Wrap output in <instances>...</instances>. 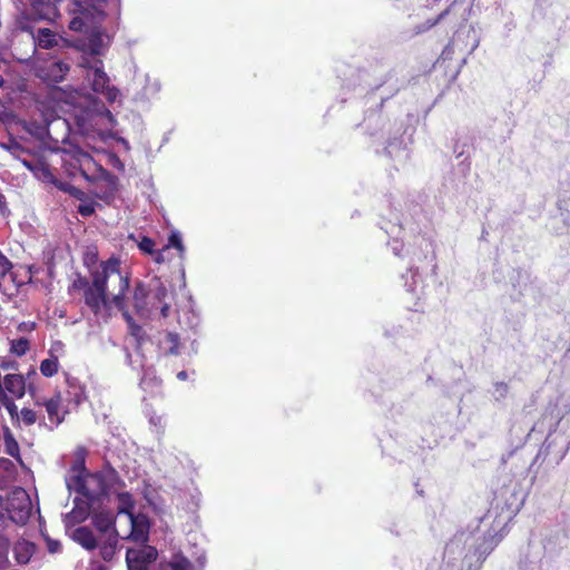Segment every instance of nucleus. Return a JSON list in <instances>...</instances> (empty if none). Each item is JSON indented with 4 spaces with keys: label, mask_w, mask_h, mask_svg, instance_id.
<instances>
[{
    "label": "nucleus",
    "mask_w": 570,
    "mask_h": 570,
    "mask_svg": "<svg viewBox=\"0 0 570 570\" xmlns=\"http://www.w3.org/2000/svg\"><path fill=\"white\" fill-rule=\"evenodd\" d=\"M419 277L417 268H414V266H411L405 275H403V278L405 279V286L407 287L409 292H413L415 289L416 278Z\"/></svg>",
    "instance_id": "nucleus-40"
},
{
    "label": "nucleus",
    "mask_w": 570,
    "mask_h": 570,
    "mask_svg": "<svg viewBox=\"0 0 570 570\" xmlns=\"http://www.w3.org/2000/svg\"><path fill=\"white\" fill-rule=\"evenodd\" d=\"M104 0H72L73 10L78 11L80 13V17L78 16L75 18L71 22L72 28H82L83 27V14L88 16V7L86 4H89V13L94 14V18L97 19V17H101V11L99 9V3H101Z\"/></svg>",
    "instance_id": "nucleus-21"
},
{
    "label": "nucleus",
    "mask_w": 570,
    "mask_h": 570,
    "mask_svg": "<svg viewBox=\"0 0 570 570\" xmlns=\"http://www.w3.org/2000/svg\"><path fill=\"white\" fill-rule=\"evenodd\" d=\"M29 350V341L24 337H20L18 340H13L11 342L10 351L17 356H22Z\"/></svg>",
    "instance_id": "nucleus-39"
},
{
    "label": "nucleus",
    "mask_w": 570,
    "mask_h": 570,
    "mask_svg": "<svg viewBox=\"0 0 570 570\" xmlns=\"http://www.w3.org/2000/svg\"><path fill=\"white\" fill-rule=\"evenodd\" d=\"M493 387L492 394L495 401H501L507 397L509 385L505 382H495Z\"/></svg>",
    "instance_id": "nucleus-42"
},
{
    "label": "nucleus",
    "mask_w": 570,
    "mask_h": 570,
    "mask_svg": "<svg viewBox=\"0 0 570 570\" xmlns=\"http://www.w3.org/2000/svg\"><path fill=\"white\" fill-rule=\"evenodd\" d=\"M70 196L77 198V199H82V197L85 196L83 191L80 190L79 188H77L76 186H72L71 187V190H70Z\"/></svg>",
    "instance_id": "nucleus-53"
},
{
    "label": "nucleus",
    "mask_w": 570,
    "mask_h": 570,
    "mask_svg": "<svg viewBox=\"0 0 570 570\" xmlns=\"http://www.w3.org/2000/svg\"><path fill=\"white\" fill-rule=\"evenodd\" d=\"M415 127L409 125L400 136L387 137L385 142H414Z\"/></svg>",
    "instance_id": "nucleus-33"
},
{
    "label": "nucleus",
    "mask_w": 570,
    "mask_h": 570,
    "mask_svg": "<svg viewBox=\"0 0 570 570\" xmlns=\"http://www.w3.org/2000/svg\"><path fill=\"white\" fill-rule=\"evenodd\" d=\"M119 178L109 171H104L100 181L96 186V196L105 202H110L119 190Z\"/></svg>",
    "instance_id": "nucleus-18"
},
{
    "label": "nucleus",
    "mask_w": 570,
    "mask_h": 570,
    "mask_svg": "<svg viewBox=\"0 0 570 570\" xmlns=\"http://www.w3.org/2000/svg\"><path fill=\"white\" fill-rule=\"evenodd\" d=\"M389 246L392 249L394 255L401 256V250L403 248V243L402 242H400L396 238H393L391 242H389Z\"/></svg>",
    "instance_id": "nucleus-48"
},
{
    "label": "nucleus",
    "mask_w": 570,
    "mask_h": 570,
    "mask_svg": "<svg viewBox=\"0 0 570 570\" xmlns=\"http://www.w3.org/2000/svg\"><path fill=\"white\" fill-rule=\"evenodd\" d=\"M65 400L62 399L61 393H57L55 397H51L50 400L43 402V405L46 406L49 420L51 423H53L56 426H58L62 421L63 416L60 415V409L66 405H63Z\"/></svg>",
    "instance_id": "nucleus-24"
},
{
    "label": "nucleus",
    "mask_w": 570,
    "mask_h": 570,
    "mask_svg": "<svg viewBox=\"0 0 570 570\" xmlns=\"http://www.w3.org/2000/svg\"><path fill=\"white\" fill-rule=\"evenodd\" d=\"M417 77H412L407 81L401 80L396 78V76L389 81L382 82L379 86L376 83L367 91L364 92L363 98L367 99V101H373L375 107H383L385 109H391L393 104V98L404 88H406L412 81H415Z\"/></svg>",
    "instance_id": "nucleus-10"
},
{
    "label": "nucleus",
    "mask_w": 570,
    "mask_h": 570,
    "mask_svg": "<svg viewBox=\"0 0 570 570\" xmlns=\"http://www.w3.org/2000/svg\"><path fill=\"white\" fill-rule=\"evenodd\" d=\"M364 106L363 121L356 127L363 129L370 137H375L383 131L387 120L386 114L390 109L375 107L373 101H367V99H364Z\"/></svg>",
    "instance_id": "nucleus-14"
},
{
    "label": "nucleus",
    "mask_w": 570,
    "mask_h": 570,
    "mask_svg": "<svg viewBox=\"0 0 570 570\" xmlns=\"http://www.w3.org/2000/svg\"><path fill=\"white\" fill-rule=\"evenodd\" d=\"M13 466V463L8 459H0V468L3 470H9Z\"/></svg>",
    "instance_id": "nucleus-56"
},
{
    "label": "nucleus",
    "mask_w": 570,
    "mask_h": 570,
    "mask_svg": "<svg viewBox=\"0 0 570 570\" xmlns=\"http://www.w3.org/2000/svg\"><path fill=\"white\" fill-rule=\"evenodd\" d=\"M197 562H198V566H199L198 570H203V569H204V567H205V563H206V557H205V554H204V553H203V554H200V556L197 558Z\"/></svg>",
    "instance_id": "nucleus-58"
},
{
    "label": "nucleus",
    "mask_w": 570,
    "mask_h": 570,
    "mask_svg": "<svg viewBox=\"0 0 570 570\" xmlns=\"http://www.w3.org/2000/svg\"><path fill=\"white\" fill-rule=\"evenodd\" d=\"M377 154L385 156L395 164H404L410 157L406 145H385Z\"/></svg>",
    "instance_id": "nucleus-23"
},
{
    "label": "nucleus",
    "mask_w": 570,
    "mask_h": 570,
    "mask_svg": "<svg viewBox=\"0 0 570 570\" xmlns=\"http://www.w3.org/2000/svg\"><path fill=\"white\" fill-rule=\"evenodd\" d=\"M12 267L13 265L9 258L0 252V288L2 287L7 277H12Z\"/></svg>",
    "instance_id": "nucleus-35"
},
{
    "label": "nucleus",
    "mask_w": 570,
    "mask_h": 570,
    "mask_svg": "<svg viewBox=\"0 0 570 570\" xmlns=\"http://www.w3.org/2000/svg\"><path fill=\"white\" fill-rule=\"evenodd\" d=\"M125 353H126V363L128 365H131V354L130 352L128 351V348H125Z\"/></svg>",
    "instance_id": "nucleus-60"
},
{
    "label": "nucleus",
    "mask_w": 570,
    "mask_h": 570,
    "mask_svg": "<svg viewBox=\"0 0 570 570\" xmlns=\"http://www.w3.org/2000/svg\"><path fill=\"white\" fill-rule=\"evenodd\" d=\"M164 343L166 344V353L171 355L179 354V335L173 332H168L165 336Z\"/></svg>",
    "instance_id": "nucleus-34"
},
{
    "label": "nucleus",
    "mask_w": 570,
    "mask_h": 570,
    "mask_svg": "<svg viewBox=\"0 0 570 570\" xmlns=\"http://www.w3.org/2000/svg\"><path fill=\"white\" fill-rule=\"evenodd\" d=\"M36 547L33 543L22 540L18 541L13 547V553L19 564H26L30 561Z\"/></svg>",
    "instance_id": "nucleus-26"
},
{
    "label": "nucleus",
    "mask_w": 570,
    "mask_h": 570,
    "mask_svg": "<svg viewBox=\"0 0 570 570\" xmlns=\"http://www.w3.org/2000/svg\"><path fill=\"white\" fill-rule=\"evenodd\" d=\"M498 510L499 507L490 509L481 520H492L487 533L469 530L456 532L445 544L444 559H448L449 563L455 564L462 557V570H480L483 561L502 540L503 531L511 519L508 512L503 515Z\"/></svg>",
    "instance_id": "nucleus-2"
},
{
    "label": "nucleus",
    "mask_w": 570,
    "mask_h": 570,
    "mask_svg": "<svg viewBox=\"0 0 570 570\" xmlns=\"http://www.w3.org/2000/svg\"><path fill=\"white\" fill-rule=\"evenodd\" d=\"M7 519H9L8 513L6 511V507L2 508L0 505V528L3 527L7 522Z\"/></svg>",
    "instance_id": "nucleus-55"
},
{
    "label": "nucleus",
    "mask_w": 570,
    "mask_h": 570,
    "mask_svg": "<svg viewBox=\"0 0 570 570\" xmlns=\"http://www.w3.org/2000/svg\"><path fill=\"white\" fill-rule=\"evenodd\" d=\"M68 513L63 515V524L66 533L78 544H80L83 549L88 551H92L98 547V540L92 530L86 525H80L75 528L76 524L81 523L82 521L70 520L68 522Z\"/></svg>",
    "instance_id": "nucleus-15"
},
{
    "label": "nucleus",
    "mask_w": 570,
    "mask_h": 570,
    "mask_svg": "<svg viewBox=\"0 0 570 570\" xmlns=\"http://www.w3.org/2000/svg\"><path fill=\"white\" fill-rule=\"evenodd\" d=\"M77 212L82 216V217H89L91 216L94 213H95V204L94 203H85V204H80L77 208Z\"/></svg>",
    "instance_id": "nucleus-47"
},
{
    "label": "nucleus",
    "mask_w": 570,
    "mask_h": 570,
    "mask_svg": "<svg viewBox=\"0 0 570 570\" xmlns=\"http://www.w3.org/2000/svg\"><path fill=\"white\" fill-rule=\"evenodd\" d=\"M446 14H448V10H443L435 18L426 19L424 22L416 24L413 29L414 35H416V36L422 35V33L431 30L432 28L438 26L445 18Z\"/></svg>",
    "instance_id": "nucleus-29"
},
{
    "label": "nucleus",
    "mask_w": 570,
    "mask_h": 570,
    "mask_svg": "<svg viewBox=\"0 0 570 570\" xmlns=\"http://www.w3.org/2000/svg\"><path fill=\"white\" fill-rule=\"evenodd\" d=\"M38 377L35 370H30L24 377L22 374H7L3 377L0 376V391L10 393L16 399H21L26 391L32 397H36V386L33 380Z\"/></svg>",
    "instance_id": "nucleus-13"
},
{
    "label": "nucleus",
    "mask_w": 570,
    "mask_h": 570,
    "mask_svg": "<svg viewBox=\"0 0 570 570\" xmlns=\"http://www.w3.org/2000/svg\"><path fill=\"white\" fill-rule=\"evenodd\" d=\"M168 296L165 283L153 277L148 282L135 281L132 292L126 299L130 301L134 312L141 318H151L157 313L166 318L170 309Z\"/></svg>",
    "instance_id": "nucleus-5"
},
{
    "label": "nucleus",
    "mask_w": 570,
    "mask_h": 570,
    "mask_svg": "<svg viewBox=\"0 0 570 570\" xmlns=\"http://www.w3.org/2000/svg\"><path fill=\"white\" fill-rule=\"evenodd\" d=\"M58 366H59V363H58L57 357H50V358H46L41 362L40 371H41L42 375H45L47 377H51L52 375H55L58 372Z\"/></svg>",
    "instance_id": "nucleus-36"
},
{
    "label": "nucleus",
    "mask_w": 570,
    "mask_h": 570,
    "mask_svg": "<svg viewBox=\"0 0 570 570\" xmlns=\"http://www.w3.org/2000/svg\"><path fill=\"white\" fill-rule=\"evenodd\" d=\"M515 27H517V23L514 22V20L512 18L509 21H507L504 24V29L509 32L512 31L513 29H515Z\"/></svg>",
    "instance_id": "nucleus-57"
},
{
    "label": "nucleus",
    "mask_w": 570,
    "mask_h": 570,
    "mask_svg": "<svg viewBox=\"0 0 570 570\" xmlns=\"http://www.w3.org/2000/svg\"><path fill=\"white\" fill-rule=\"evenodd\" d=\"M396 70L389 60L381 56L365 61L357 68H350L348 77L344 80L342 88L354 91L356 96L363 97L364 92L376 83L392 80Z\"/></svg>",
    "instance_id": "nucleus-6"
},
{
    "label": "nucleus",
    "mask_w": 570,
    "mask_h": 570,
    "mask_svg": "<svg viewBox=\"0 0 570 570\" xmlns=\"http://www.w3.org/2000/svg\"><path fill=\"white\" fill-rule=\"evenodd\" d=\"M158 551L153 546H141L139 548H129L126 552V563L128 570H148L149 566L157 560Z\"/></svg>",
    "instance_id": "nucleus-16"
},
{
    "label": "nucleus",
    "mask_w": 570,
    "mask_h": 570,
    "mask_svg": "<svg viewBox=\"0 0 570 570\" xmlns=\"http://www.w3.org/2000/svg\"><path fill=\"white\" fill-rule=\"evenodd\" d=\"M91 522L99 532V538L108 537V534L117 533L115 528V517L111 511H91Z\"/></svg>",
    "instance_id": "nucleus-20"
},
{
    "label": "nucleus",
    "mask_w": 570,
    "mask_h": 570,
    "mask_svg": "<svg viewBox=\"0 0 570 570\" xmlns=\"http://www.w3.org/2000/svg\"><path fill=\"white\" fill-rule=\"evenodd\" d=\"M6 511L9 519L16 524H26L32 511V502L28 492L22 488L14 489L7 499Z\"/></svg>",
    "instance_id": "nucleus-12"
},
{
    "label": "nucleus",
    "mask_w": 570,
    "mask_h": 570,
    "mask_svg": "<svg viewBox=\"0 0 570 570\" xmlns=\"http://www.w3.org/2000/svg\"><path fill=\"white\" fill-rule=\"evenodd\" d=\"M55 187H57L59 190L66 193V194H70V190H71V187L73 185H71L70 183L68 181H61L59 180L58 178L56 179V183L53 184Z\"/></svg>",
    "instance_id": "nucleus-49"
},
{
    "label": "nucleus",
    "mask_w": 570,
    "mask_h": 570,
    "mask_svg": "<svg viewBox=\"0 0 570 570\" xmlns=\"http://www.w3.org/2000/svg\"><path fill=\"white\" fill-rule=\"evenodd\" d=\"M118 500H119L118 512L129 515L131 524H132V527H135V517L132 513L134 501H132L131 495L128 492H122V493L118 494Z\"/></svg>",
    "instance_id": "nucleus-28"
},
{
    "label": "nucleus",
    "mask_w": 570,
    "mask_h": 570,
    "mask_svg": "<svg viewBox=\"0 0 570 570\" xmlns=\"http://www.w3.org/2000/svg\"><path fill=\"white\" fill-rule=\"evenodd\" d=\"M171 570H196L194 564L181 553H177L169 562Z\"/></svg>",
    "instance_id": "nucleus-32"
},
{
    "label": "nucleus",
    "mask_w": 570,
    "mask_h": 570,
    "mask_svg": "<svg viewBox=\"0 0 570 570\" xmlns=\"http://www.w3.org/2000/svg\"><path fill=\"white\" fill-rule=\"evenodd\" d=\"M170 134H171V131L165 132L163 136L161 142H168L170 139Z\"/></svg>",
    "instance_id": "nucleus-61"
},
{
    "label": "nucleus",
    "mask_w": 570,
    "mask_h": 570,
    "mask_svg": "<svg viewBox=\"0 0 570 570\" xmlns=\"http://www.w3.org/2000/svg\"><path fill=\"white\" fill-rule=\"evenodd\" d=\"M68 390L62 396L66 404L63 413L68 412L69 405L78 406L85 400V391L77 379H67Z\"/></svg>",
    "instance_id": "nucleus-22"
},
{
    "label": "nucleus",
    "mask_w": 570,
    "mask_h": 570,
    "mask_svg": "<svg viewBox=\"0 0 570 570\" xmlns=\"http://www.w3.org/2000/svg\"><path fill=\"white\" fill-rule=\"evenodd\" d=\"M389 220L400 229L407 228L419 234L428 218L419 203L393 198L390 202Z\"/></svg>",
    "instance_id": "nucleus-8"
},
{
    "label": "nucleus",
    "mask_w": 570,
    "mask_h": 570,
    "mask_svg": "<svg viewBox=\"0 0 570 570\" xmlns=\"http://www.w3.org/2000/svg\"><path fill=\"white\" fill-rule=\"evenodd\" d=\"M167 247H174L179 250L180 254L185 252V246L183 244L181 235L179 232L170 233Z\"/></svg>",
    "instance_id": "nucleus-41"
},
{
    "label": "nucleus",
    "mask_w": 570,
    "mask_h": 570,
    "mask_svg": "<svg viewBox=\"0 0 570 570\" xmlns=\"http://www.w3.org/2000/svg\"><path fill=\"white\" fill-rule=\"evenodd\" d=\"M139 385L145 391H153L155 387L159 386V380L153 368H144Z\"/></svg>",
    "instance_id": "nucleus-31"
},
{
    "label": "nucleus",
    "mask_w": 570,
    "mask_h": 570,
    "mask_svg": "<svg viewBox=\"0 0 570 570\" xmlns=\"http://www.w3.org/2000/svg\"><path fill=\"white\" fill-rule=\"evenodd\" d=\"M129 122L134 131L140 130L142 120L139 115H114L98 98L90 99L88 106L76 118V132L83 138L100 139L101 142H129L128 128L122 124Z\"/></svg>",
    "instance_id": "nucleus-3"
},
{
    "label": "nucleus",
    "mask_w": 570,
    "mask_h": 570,
    "mask_svg": "<svg viewBox=\"0 0 570 570\" xmlns=\"http://www.w3.org/2000/svg\"><path fill=\"white\" fill-rule=\"evenodd\" d=\"M155 261L161 263L164 261L161 253H156Z\"/></svg>",
    "instance_id": "nucleus-62"
},
{
    "label": "nucleus",
    "mask_w": 570,
    "mask_h": 570,
    "mask_svg": "<svg viewBox=\"0 0 570 570\" xmlns=\"http://www.w3.org/2000/svg\"><path fill=\"white\" fill-rule=\"evenodd\" d=\"M70 71V65L65 60L57 59L41 70V79L49 86L58 85L66 80Z\"/></svg>",
    "instance_id": "nucleus-17"
},
{
    "label": "nucleus",
    "mask_w": 570,
    "mask_h": 570,
    "mask_svg": "<svg viewBox=\"0 0 570 570\" xmlns=\"http://www.w3.org/2000/svg\"><path fill=\"white\" fill-rule=\"evenodd\" d=\"M118 543V533L108 534V537L99 538L98 547L99 553L105 561H110L115 553Z\"/></svg>",
    "instance_id": "nucleus-25"
},
{
    "label": "nucleus",
    "mask_w": 570,
    "mask_h": 570,
    "mask_svg": "<svg viewBox=\"0 0 570 570\" xmlns=\"http://www.w3.org/2000/svg\"><path fill=\"white\" fill-rule=\"evenodd\" d=\"M569 449V435L557 431H550L539 452L533 459L531 468L537 463H547L548 466L554 468L559 465L560 462L564 459Z\"/></svg>",
    "instance_id": "nucleus-9"
},
{
    "label": "nucleus",
    "mask_w": 570,
    "mask_h": 570,
    "mask_svg": "<svg viewBox=\"0 0 570 570\" xmlns=\"http://www.w3.org/2000/svg\"><path fill=\"white\" fill-rule=\"evenodd\" d=\"M8 564V543L0 541V570H3Z\"/></svg>",
    "instance_id": "nucleus-46"
},
{
    "label": "nucleus",
    "mask_w": 570,
    "mask_h": 570,
    "mask_svg": "<svg viewBox=\"0 0 570 570\" xmlns=\"http://www.w3.org/2000/svg\"><path fill=\"white\" fill-rule=\"evenodd\" d=\"M17 130L21 142H72L68 134L61 140L53 138L49 125L37 120L19 119Z\"/></svg>",
    "instance_id": "nucleus-11"
},
{
    "label": "nucleus",
    "mask_w": 570,
    "mask_h": 570,
    "mask_svg": "<svg viewBox=\"0 0 570 570\" xmlns=\"http://www.w3.org/2000/svg\"><path fill=\"white\" fill-rule=\"evenodd\" d=\"M0 146L28 168L37 179L51 185L56 183L57 178L50 169L48 155L59 153V147H52L53 145H33V148L30 149L26 148L24 145Z\"/></svg>",
    "instance_id": "nucleus-7"
},
{
    "label": "nucleus",
    "mask_w": 570,
    "mask_h": 570,
    "mask_svg": "<svg viewBox=\"0 0 570 570\" xmlns=\"http://www.w3.org/2000/svg\"><path fill=\"white\" fill-rule=\"evenodd\" d=\"M137 245L142 253L149 255L154 254L155 242L151 238L142 236L141 239L137 243Z\"/></svg>",
    "instance_id": "nucleus-43"
},
{
    "label": "nucleus",
    "mask_w": 570,
    "mask_h": 570,
    "mask_svg": "<svg viewBox=\"0 0 570 570\" xmlns=\"http://www.w3.org/2000/svg\"><path fill=\"white\" fill-rule=\"evenodd\" d=\"M178 323L181 328L196 332L200 324V316L193 308H188L179 313Z\"/></svg>",
    "instance_id": "nucleus-27"
},
{
    "label": "nucleus",
    "mask_w": 570,
    "mask_h": 570,
    "mask_svg": "<svg viewBox=\"0 0 570 570\" xmlns=\"http://www.w3.org/2000/svg\"><path fill=\"white\" fill-rule=\"evenodd\" d=\"M21 420L23 421V423L27 425V426H30L32 424L36 423L37 421V414L33 410L31 409H27V407H23L21 410Z\"/></svg>",
    "instance_id": "nucleus-44"
},
{
    "label": "nucleus",
    "mask_w": 570,
    "mask_h": 570,
    "mask_svg": "<svg viewBox=\"0 0 570 570\" xmlns=\"http://www.w3.org/2000/svg\"><path fill=\"white\" fill-rule=\"evenodd\" d=\"M63 154V161L72 168L89 165L92 161L90 154L80 148V145H68V148H60Z\"/></svg>",
    "instance_id": "nucleus-19"
},
{
    "label": "nucleus",
    "mask_w": 570,
    "mask_h": 570,
    "mask_svg": "<svg viewBox=\"0 0 570 570\" xmlns=\"http://www.w3.org/2000/svg\"><path fill=\"white\" fill-rule=\"evenodd\" d=\"M90 284L88 283V281L86 278H82V277H78V279H76L72 284V286L75 288H83L86 289L87 286H89Z\"/></svg>",
    "instance_id": "nucleus-52"
},
{
    "label": "nucleus",
    "mask_w": 570,
    "mask_h": 570,
    "mask_svg": "<svg viewBox=\"0 0 570 570\" xmlns=\"http://www.w3.org/2000/svg\"><path fill=\"white\" fill-rule=\"evenodd\" d=\"M0 404L9 412L12 419L19 417L17 405L3 391H0Z\"/></svg>",
    "instance_id": "nucleus-38"
},
{
    "label": "nucleus",
    "mask_w": 570,
    "mask_h": 570,
    "mask_svg": "<svg viewBox=\"0 0 570 570\" xmlns=\"http://www.w3.org/2000/svg\"><path fill=\"white\" fill-rule=\"evenodd\" d=\"M0 367L3 371L17 370L18 365L16 361H2Z\"/></svg>",
    "instance_id": "nucleus-51"
},
{
    "label": "nucleus",
    "mask_w": 570,
    "mask_h": 570,
    "mask_svg": "<svg viewBox=\"0 0 570 570\" xmlns=\"http://www.w3.org/2000/svg\"><path fill=\"white\" fill-rule=\"evenodd\" d=\"M8 142L13 144V142H18V141L16 140V138L10 137V139H9V141H8Z\"/></svg>",
    "instance_id": "nucleus-64"
},
{
    "label": "nucleus",
    "mask_w": 570,
    "mask_h": 570,
    "mask_svg": "<svg viewBox=\"0 0 570 570\" xmlns=\"http://www.w3.org/2000/svg\"><path fill=\"white\" fill-rule=\"evenodd\" d=\"M4 445H6L7 454L21 461L20 455H19L18 442L14 440V438L12 436V434L10 432H6V434H4Z\"/></svg>",
    "instance_id": "nucleus-37"
},
{
    "label": "nucleus",
    "mask_w": 570,
    "mask_h": 570,
    "mask_svg": "<svg viewBox=\"0 0 570 570\" xmlns=\"http://www.w3.org/2000/svg\"><path fill=\"white\" fill-rule=\"evenodd\" d=\"M45 541H46L47 550L50 553H58V552L61 551V543H60V541L51 539L48 535L45 537Z\"/></svg>",
    "instance_id": "nucleus-45"
},
{
    "label": "nucleus",
    "mask_w": 570,
    "mask_h": 570,
    "mask_svg": "<svg viewBox=\"0 0 570 570\" xmlns=\"http://www.w3.org/2000/svg\"><path fill=\"white\" fill-rule=\"evenodd\" d=\"M187 376H188V374H187L186 371H180V372L177 373V379L180 380V381L187 380Z\"/></svg>",
    "instance_id": "nucleus-59"
},
{
    "label": "nucleus",
    "mask_w": 570,
    "mask_h": 570,
    "mask_svg": "<svg viewBox=\"0 0 570 570\" xmlns=\"http://www.w3.org/2000/svg\"><path fill=\"white\" fill-rule=\"evenodd\" d=\"M92 281L85 289V303L95 315L101 311L109 314L112 306L124 309L126 293L130 286L128 273L120 269V261L111 257L100 264V268L92 272Z\"/></svg>",
    "instance_id": "nucleus-4"
},
{
    "label": "nucleus",
    "mask_w": 570,
    "mask_h": 570,
    "mask_svg": "<svg viewBox=\"0 0 570 570\" xmlns=\"http://www.w3.org/2000/svg\"><path fill=\"white\" fill-rule=\"evenodd\" d=\"M2 206H4V202H3V196H2V195H0V208H1Z\"/></svg>",
    "instance_id": "nucleus-63"
},
{
    "label": "nucleus",
    "mask_w": 570,
    "mask_h": 570,
    "mask_svg": "<svg viewBox=\"0 0 570 570\" xmlns=\"http://www.w3.org/2000/svg\"><path fill=\"white\" fill-rule=\"evenodd\" d=\"M69 492H76L68 520L86 521L109 498L110 491L122 485L118 472L109 463L97 472H89L83 462H76L65 478Z\"/></svg>",
    "instance_id": "nucleus-1"
},
{
    "label": "nucleus",
    "mask_w": 570,
    "mask_h": 570,
    "mask_svg": "<svg viewBox=\"0 0 570 570\" xmlns=\"http://www.w3.org/2000/svg\"><path fill=\"white\" fill-rule=\"evenodd\" d=\"M70 196L77 198V199H82V197L85 196L83 191L80 190L79 188H77L76 186H72L71 187V190H70Z\"/></svg>",
    "instance_id": "nucleus-54"
},
{
    "label": "nucleus",
    "mask_w": 570,
    "mask_h": 570,
    "mask_svg": "<svg viewBox=\"0 0 570 570\" xmlns=\"http://www.w3.org/2000/svg\"><path fill=\"white\" fill-rule=\"evenodd\" d=\"M122 313L125 321L127 322L131 334L137 338L138 343L142 340V328L135 321L132 315L130 314L126 301L124 302V309H119Z\"/></svg>",
    "instance_id": "nucleus-30"
},
{
    "label": "nucleus",
    "mask_w": 570,
    "mask_h": 570,
    "mask_svg": "<svg viewBox=\"0 0 570 570\" xmlns=\"http://www.w3.org/2000/svg\"><path fill=\"white\" fill-rule=\"evenodd\" d=\"M109 166H112L114 168L124 171L125 167L124 164L120 161V159L116 156L109 153Z\"/></svg>",
    "instance_id": "nucleus-50"
}]
</instances>
